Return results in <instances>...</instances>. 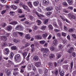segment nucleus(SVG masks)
Returning a JSON list of instances; mask_svg holds the SVG:
<instances>
[{
  "label": "nucleus",
  "mask_w": 76,
  "mask_h": 76,
  "mask_svg": "<svg viewBox=\"0 0 76 76\" xmlns=\"http://www.w3.org/2000/svg\"><path fill=\"white\" fill-rule=\"evenodd\" d=\"M35 13L37 15V16L38 17H39V18H42V17H44V16L43 15H41V14H38V13L36 11L35 12Z\"/></svg>",
  "instance_id": "nucleus-11"
},
{
  "label": "nucleus",
  "mask_w": 76,
  "mask_h": 76,
  "mask_svg": "<svg viewBox=\"0 0 76 76\" xmlns=\"http://www.w3.org/2000/svg\"><path fill=\"white\" fill-rule=\"evenodd\" d=\"M46 10L47 11H51V10H53V8L51 7H48L46 8Z\"/></svg>",
  "instance_id": "nucleus-15"
},
{
  "label": "nucleus",
  "mask_w": 76,
  "mask_h": 76,
  "mask_svg": "<svg viewBox=\"0 0 76 76\" xmlns=\"http://www.w3.org/2000/svg\"><path fill=\"white\" fill-rule=\"evenodd\" d=\"M58 20V23L59 25L60 26H62V24L61 23V21Z\"/></svg>",
  "instance_id": "nucleus-38"
},
{
  "label": "nucleus",
  "mask_w": 76,
  "mask_h": 76,
  "mask_svg": "<svg viewBox=\"0 0 76 76\" xmlns=\"http://www.w3.org/2000/svg\"><path fill=\"white\" fill-rule=\"evenodd\" d=\"M34 6H38V4H39V2L38 1H36L34 2Z\"/></svg>",
  "instance_id": "nucleus-20"
},
{
  "label": "nucleus",
  "mask_w": 76,
  "mask_h": 76,
  "mask_svg": "<svg viewBox=\"0 0 76 76\" xmlns=\"http://www.w3.org/2000/svg\"><path fill=\"white\" fill-rule=\"evenodd\" d=\"M40 43L41 44H44L45 43V41L44 40H42L40 41Z\"/></svg>",
  "instance_id": "nucleus-39"
},
{
  "label": "nucleus",
  "mask_w": 76,
  "mask_h": 76,
  "mask_svg": "<svg viewBox=\"0 0 76 76\" xmlns=\"http://www.w3.org/2000/svg\"><path fill=\"white\" fill-rule=\"evenodd\" d=\"M13 41H14V42H15V43H18V40L16 39H14L13 40Z\"/></svg>",
  "instance_id": "nucleus-48"
},
{
  "label": "nucleus",
  "mask_w": 76,
  "mask_h": 76,
  "mask_svg": "<svg viewBox=\"0 0 76 76\" xmlns=\"http://www.w3.org/2000/svg\"><path fill=\"white\" fill-rule=\"evenodd\" d=\"M72 36L74 38V39H76V34H72Z\"/></svg>",
  "instance_id": "nucleus-51"
},
{
  "label": "nucleus",
  "mask_w": 76,
  "mask_h": 76,
  "mask_svg": "<svg viewBox=\"0 0 76 76\" xmlns=\"http://www.w3.org/2000/svg\"><path fill=\"white\" fill-rule=\"evenodd\" d=\"M10 24H11V25H16V24H18V23L17 21H14V22H12L11 23H10Z\"/></svg>",
  "instance_id": "nucleus-18"
},
{
  "label": "nucleus",
  "mask_w": 76,
  "mask_h": 76,
  "mask_svg": "<svg viewBox=\"0 0 76 76\" xmlns=\"http://www.w3.org/2000/svg\"><path fill=\"white\" fill-rule=\"evenodd\" d=\"M39 59V57L37 55H34L33 57V60L34 61H37Z\"/></svg>",
  "instance_id": "nucleus-3"
},
{
  "label": "nucleus",
  "mask_w": 76,
  "mask_h": 76,
  "mask_svg": "<svg viewBox=\"0 0 76 76\" xmlns=\"http://www.w3.org/2000/svg\"><path fill=\"white\" fill-rule=\"evenodd\" d=\"M27 52H24L23 54V58H25V57H26L27 55Z\"/></svg>",
  "instance_id": "nucleus-26"
},
{
  "label": "nucleus",
  "mask_w": 76,
  "mask_h": 76,
  "mask_svg": "<svg viewBox=\"0 0 76 76\" xmlns=\"http://www.w3.org/2000/svg\"><path fill=\"white\" fill-rule=\"evenodd\" d=\"M22 7L24 9H25L26 10V9H27V8L28 7V6H26V5H23L22 6Z\"/></svg>",
  "instance_id": "nucleus-42"
},
{
  "label": "nucleus",
  "mask_w": 76,
  "mask_h": 76,
  "mask_svg": "<svg viewBox=\"0 0 76 76\" xmlns=\"http://www.w3.org/2000/svg\"><path fill=\"white\" fill-rule=\"evenodd\" d=\"M31 67L32 66H31V64H30L28 65V69L29 70L31 69Z\"/></svg>",
  "instance_id": "nucleus-55"
},
{
  "label": "nucleus",
  "mask_w": 76,
  "mask_h": 76,
  "mask_svg": "<svg viewBox=\"0 0 76 76\" xmlns=\"http://www.w3.org/2000/svg\"><path fill=\"white\" fill-rule=\"evenodd\" d=\"M48 22V19H47L45 20L44 22V24H46Z\"/></svg>",
  "instance_id": "nucleus-44"
},
{
  "label": "nucleus",
  "mask_w": 76,
  "mask_h": 76,
  "mask_svg": "<svg viewBox=\"0 0 76 76\" xmlns=\"http://www.w3.org/2000/svg\"><path fill=\"white\" fill-rule=\"evenodd\" d=\"M58 47L59 50H61L62 48V46H61V45H60L58 46Z\"/></svg>",
  "instance_id": "nucleus-57"
},
{
  "label": "nucleus",
  "mask_w": 76,
  "mask_h": 76,
  "mask_svg": "<svg viewBox=\"0 0 76 76\" xmlns=\"http://www.w3.org/2000/svg\"><path fill=\"white\" fill-rule=\"evenodd\" d=\"M11 49L12 50H15L17 49V47L15 46H12L11 47Z\"/></svg>",
  "instance_id": "nucleus-31"
},
{
  "label": "nucleus",
  "mask_w": 76,
  "mask_h": 76,
  "mask_svg": "<svg viewBox=\"0 0 76 76\" xmlns=\"http://www.w3.org/2000/svg\"><path fill=\"white\" fill-rule=\"evenodd\" d=\"M43 2L45 5H47L48 4V0H44Z\"/></svg>",
  "instance_id": "nucleus-22"
},
{
  "label": "nucleus",
  "mask_w": 76,
  "mask_h": 76,
  "mask_svg": "<svg viewBox=\"0 0 76 76\" xmlns=\"http://www.w3.org/2000/svg\"><path fill=\"white\" fill-rule=\"evenodd\" d=\"M35 38L39 39H42V36L39 35H36L35 37Z\"/></svg>",
  "instance_id": "nucleus-12"
},
{
  "label": "nucleus",
  "mask_w": 76,
  "mask_h": 76,
  "mask_svg": "<svg viewBox=\"0 0 76 76\" xmlns=\"http://www.w3.org/2000/svg\"><path fill=\"white\" fill-rule=\"evenodd\" d=\"M13 36L14 37H18V36H17V33L14 32L13 33Z\"/></svg>",
  "instance_id": "nucleus-46"
},
{
  "label": "nucleus",
  "mask_w": 76,
  "mask_h": 76,
  "mask_svg": "<svg viewBox=\"0 0 76 76\" xmlns=\"http://www.w3.org/2000/svg\"><path fill=\"white\" fill-rule=\"evenodd\" d=\"M62 36H63V37H66V33L62 32Z\"/></svg>",
  "instance_id": "nucleus-54"
},
{
  "label": "nucleus",
  "mask_w": 76,
  "mask_h": 76,
  "mask_svg": "<svg viewBox=\"0 0 76 76\" xmlns=\"http://www.w3.org/2000/svg\"><path fill=\"white\" fill-rule=\"evenodd\" d=\"M38 72L40 74H42V71L41 69H39L38 70Z\"/></svg>",
  "instance_id": "nucleus-53"
},
{
  "label": "nucleus",
  "mask_w": 76,
  "mask_h": 76,
  "mask_svg": "<svg viewBox=\"0 0 76 76\" xmlns=\"http://www.w3.org/2000/svg\"><path fill=\"white\" fill-rule=\"evenodd\" d=\"M50 58H54V54H51L50 55L49 57Z\"/></svg>",
  "instance_id": "nucleus-32"
},
{
  "label": "nucleus",
  "mask_w": 76,
  "mask_h": 76,
  "mask_svg": "<svg viewBox=\"0 0 76 76\" xmlns=\"http://www.w3.org/2000/svg\"><path fill=\"white\" fill-rule=\"evenodd\" d=\"M0 39L1 40H4L5 41H6L7 39V37L5 36H0Z\"/></svg>",
  "instance_id": "nucleus-7"
},
{
  "label": "nucleus",
  "mask_w": 76,
  "mask_h": 76,
  "mask_svg": "<svg viewBox=\"0 0 76 76\" xmlns=\"http://www.w3.org/2000/svg\"><path fill=\"white\" fill-rule=\"evenodd\" d=\"M12 8L13 10H15V9H17V7L16 6H15L14 5H13L12 6Z\"/></svg>",
  "instance_id": "nucleus-23"
},
{
  "label": "nucleus",
  "mask_w": 76,
  "mask_h": 76,
  "mask_svg": "<svg viewBox=\"0 0 76 76\" xmlns=\"http://www.w3.org/2000/svg\"><path fill=\"white\" fill-rule=\"evenodd\" d=\"M50 49L51 51H54L55 50H56V48H55L53 46H52L50 47Z\"/></svg>",
  "instance_id": "nucleus-36"
},
{
  "label": "nucleus",
  "mask_w": 76,
  "mask_h": 76,
  "mask_svg": "<svg viewBox=\"0 0 76 76\" xmlns=\"http://www.w3.org/2000/svg\"><path fill=\"white\" fill-rule=\"evenodd\" d=\"M45 48H42L41 49V51L42 52H43V54H45Z\"/></svg>",
  "instance_id": "nucleus-45"
},
{
  "label": "nucleus",
  "mask_w": 76,
  "mask_h": 76,
  "mask_svg": "<svg viewBox=\"0 0 76 76\" xmlns=\"http://www.w3.org/2000/svg\"><path fill=\"white\" fill-rule=\"evenodd\" d=\"M45 28H46V26H42L41 27V29L43 31H44Z\"/></svg>",
  "instance_id": "nucleus-24"
},
{
  "label": "nucleus",
  "mask_w": 76,
  "mask_h": 76,
  "mask_svg": "<svg viewBox=\"0 0 76 76\" xmlns=\"http://www.w3.org/2000/svg\"><path fill=\"white\" fill-rule=\"evenodd\" d=\"M28 4L29 6V7L31 8L32 7V3L31 2H28Z\"/></svg>",
  "instance_id": "nucleus-25"
},
{
  "label": "nucleus",
  "mask_w": 76,
  "mask_h": 76,
  "mask_svg": "<svg viewBox=\"0 0 76 76\" xmlns=\"http://www.w3.org/2000/svg\"><path fill=\"white\" fill-rule=\"evenodd\" d=\"M48 28L50 30H52V29H53V26L51 25H50L48 26Z\"/></svg>",
  "instance_id": "nucleus-30"
},
{
  "label": "nucleus",
  "mask_w": 76,
  "mask_h": 76,
  "mask_svg": "<svg viewBox=\"0 0 76 76\" xmlns=\"http://www.w3.org/2000/svg\"><path fill=\"white\" fill-rule=\"evenodd\" d=\"M56 56L57 59H58L59 58H60L61 56V54L59 53L56 54Z\"/></svg>",
  "instance_id": "nucleus-21"
},
{
  "label": "nucleus",
  "mask_w": 76,
  "mask_h": 76,
  "mask_svg": "<svg viewBox=\"0 0 76 76\" xmlns=\"http://www.w3.org/2000/svg\"><path fill=\"white\" fill-rule=\"evenodd\" d=\"M36 66L37 67H39L40 66H41V62H38L36 63Z\"/></svg>",
  "instance_id": "nucleus-17"
},
{
  "label": "nucleus",
  "mask_w": 76,
  "mask_h": 76,
  "mask_svg": "<svg viewBox=\"0 0 76 76\" xmlns=\"http://www.w3.org/2000/svg\"><path fill=\"white\" fill-rule=\"evenodd\" d=\"M60 75L61 76H64V71H61L60 73Z\"/></svg>",
  "instance_id": "nucleus-37"
},
{
  "label": "nucleus",
  "mask_w": 76,
  "mask_h": 76,
  "mask_svg": "<svg viewBox=\"0 0 76 76\" xmlns=\"http://www.w3.org/2000/svg\"><path fill=\"white\" fill-rule=\"evenodd\" d=\"M4 53L5 54H9L10 53V51L8 48H6L4 49Z\"/></svg>",
  "instance_id": "nucleus-5"
},
{
  "label": "nucleus",
  "mask_w": 76,
  "mask_h": 76,
  "mask_svg": "<svg viewBox=\"0 0 76 76\" xmlns=\"http://www.w3.org/2000/svg\"><path fill=\"white\" fill-rule=\"evenodd\" d=\"M63 67L65 69H67V68L68 67V65H64L63 66Z\"/></svg>",
  "instance_id": "nucleus-56"
},
{
  "label": "nucleus",
  "mask_w": 76,
  "mask_h": 76,
  "mask_svg": "<svg viewBox=\"0 0 76 76\" xmlns=\"http://www.w3.org/2000/svg\"><path fill=\"white\" fill-rule=\"evenodd\" d=\"M49 51V50L48 48H45V53L44 54V57L45 56H46V55L45 54H47V53H48Z\"/></svg>",
  "instance_id": "nucleus-14"
},
{
  "label": "nucleus",
  "mask_w": 76,
  "mask_h": 76,
  "mask_svg": "<svg viewBox=\"0 0 76 76\" xmlns=\"http://www.w3.org/2000/svg\"><path fill=\"white\" fill-rule=\"evenodd\" d=\"M20 57V56L19 54L16 55L15 57V61H19V58Z\"/></svg>",
  "instance_id": "nucleus-1"
},
{
  "label": "nucleus",
  "mask_w": 76,
  "mask_h": 76,
  "mask_svg": "<svg viewBox=\"0 0 76 76\" xmlns=\"http://www.w3.org/2000/svg\"><path fill=\"white\" fill-rule=\"evenodd\" d=\"M54 31L55 32H60V30L57 29H55L54 30Z\"/></svg>",
  "instance_id": "nucleus-52"
},
{
  "label": "nucleus",
  "mask_w": 76,
  "mask_h": 76,
  "mask_svg": "<svg viewBox=\"0 0 76 76\" xmlns=\"http://www.w3.org/2000/svg\"><path fill=\"white\" fill-rule=\"evenodd\" d=\"M33 28L35 30H36V29H38V27H37L36 26H33Z\"/></svg>",
  "instance_id": "nucleus-47"
},
{
  "label": "nucleus",
  "mask_w": 76,
  "mask_h": 76,
  "mask_svg": "<svg viewBox=\"0 0 76 76\" xmlns=\"http://www.w3.org/2000/svg\"><path fill=\"white\" fill-rule=\"evenodd\" d=\"M68 16L70 19H72V18L73 19H76L75 16L72 15L71 14H69Z\"/></svg>",
  "instance_id": "nucleus-6"
},
{
  "label": "nucleus",
  "mask_w": 76,
  "mask_h": 76,
  "mask_svg": "<svg viewBox=\"0 0 76 76\" xmlns=\"http://www.w3.org/2000/svg\"><path fill=\"white\" fill-rule=\"evenodd\" d=\"M10 14L11 16H13L15 15V12L12 11L10 12Z\"/></svg>",
  "instance_id": "nucleus-34"
},
{
  "label": "nucleus",
  "mask_w": 76,
  "mask_h": 76,
  "mask_svg": "<svg viewBox=\"0 0 76 76\" xmlns=\"http://www.w3.org/2000/svg\"><path fill=\"white\" fill-rule=\"evenodd\" d=\"M25 17V15H22L21 16H19V18H24Z\"/></svg>",
  "instance_id": "nucleus-58"
},
{
  "label": "nucleus",
  "mask_w": 76,
  "mask_h": 76,
  "mask_svg": "<svg viewBox=\"0 0 76 76\" xmlns=\"http://www.w3.org/2000/svg\"><path fill=\"white\" fill-rule=\"evenodd\" d=\"M48 35V33H46L45 34H43L42 35V37L43 38H46L47 36Z\"/></svg>",
  "instance_id": "nucleus-19"
},
{
  "label": "nucleus",
  "mask_w": 76,
  "mask_h": 76,
  "mask_svg": "<svg viewBox=\"0 0 76 76\" xmlns=\"http://www.w3.org/2000/svg\"><path fill=\"white\" fill-rule=\"evenodd\" d=\"M10 58H13V56H14V54L13 53L11 52L10 55Z\"/></svg>",
  "instance_id": "nucleus-40"
},
{
  "label": "nucleus",
  "mask_w": 76,
  "mask_h": 76,
  "mask_svg": "<svg viewBox=\"0 0 76 76\" xmlns=\"http://www.w3.org/2000/svg\"><path fill=\"white\" fill-rule=\"evenodd\" d=\"M17 32L20 37H23V32Z\"/></svg>",
  "instance_id": "nucleus-28"
},
{
  "label": "nucleus",
  "mask_w": 76,
  "mask_h": 76,
  "mask_svg": "<svg viewBox=\"0 0 76 76\" xmlns=\"http://www.w3.org/2000/svg\"><path fill=\"white\" fill-rule=\"evenodd\" d=\"M53 43L54 45H57V43H58V41H57V40H55L53 41Z\"/></svg>",
  "instance_id": "nucleus-33"
},
{
  "label": "nucleus",
  "mask_w": 76,
  "mask_h": 76,
  "mask_svg": "<svg viewBox=\"0 0 76 76\" xmlns=\"http://www.w3.org/2000/svg\"><path fill=\"white\" fill-rule=\"evenodd\" d=\"M25 38L27 39H30L31 38V36H30V34H26L25 36Z\"/></svg>",
  "instance_id": "nucleus-13"
},
{
  "label": "nucleus",
  "mask_w": 76,
  "mask_h": 76,
  "mask_svg": "<svg viewBox=\"0 0 76 76\" xmlns=\"http://www.w3.org/2000/svg\"><path fill=\"white\" fill-rule=\"evenodd\" d=\"M73 51H74V48H73V47H71L69 50H67L68 53L70 54H72V53L73 52Z\"/></svg>",
  "instance_id": "nucleus-4"
},
{
  "label": "nucleus",
  "mask_w": 76,
  "mask_h": 76,
  "mask_svg": "<svg viewBox=\"0 0 76 76\" xmlns=\"http://www.w3.org/2000/svg\"><path fill=\"white\" fill-rule=\"evenodd\" d=\"M31 47V52H33L34 51V50H35V45L34 44H31L30 46Z\"/></svg>",
  "instance_id": "nucleus-8"
},
{
  "label": "nucleus",
  "mask_w": 76,
  "mask_h": 76,
  "mask_svg": "<svg viewBox=\"0 0 76 76\" xmlns=\"http://www.w3.org/2000/svg\"><path fill=\"white\" fill-rule=\"evenodd\" d=\"M68 9H70V10H73V7H69L68 8Z\"/></svg>",
  "instance_id": "nucleus-59"
},
{
  "label": "nucleus",
  "mask_w": 76,
  "mask_h": 76,
  "mask_svg": "<svg viewBox=\"0 0 76 76\" xmlns=\"http://www.w3.org/2000/svg\"><path fill=\"white\" fill-rule=\"evenodd\" d=\"M55 8L57 12H59V13L60 12V10H61V7H56Z\"/></svg>",
  "instance_id": "nucleus-10"
},
{
  "label": "nucleus",
  "mask_w": 76,
  "mask_h": 76,
  "mask_svg": "<svg viewBox=\"0 0 76 76\" xmlns=\"http://www.w3.org/2000/svg\"><path fill=\"white\" fill-rule=\"evenodd\" d=\"M29 16L30 19L31 20H32V19H34V17H33V16H31V15H29Z\"/></svg>",
  "instance_id": "nucleus-60"
},
{
  "label": "nucleus",
  "mask_w": 76,
  "mask_h": 76,
  "mask_svg": "<svg viewBox=\"0 0 76 76\" xmlns=\"http://www.w3.org/2000/svg\"><path fill=\"white\" fill-rule=\"evenodd\" d=\"M47 15L48 16H49L50 15H51V12H48L47 13Z\"/></svg>",
  "instance_id": "nucleus-63"
},
{
  "label": "nucleus",
  "mask_w": 76,
  "mask_h": 76,
  "mask_svg": "<svg viewBox=\"0 0 76 76\" xmlns=\"http://www.w3.org/2000/svg\"><path fill=\"white\" fill-rule=\"evenodd\" d=\"M55 75H58V71L56 70L55 72Z\"/></svg>",
  "instance_id": "nucleus-64"
},
{
  "label": "nucleus",
  "mask_w": 76,
  "mask_h": 76,
  "mask_svg": "<svg viewBox=\"0 0 76 76\" xmlns=\"http://www.w3.org/2000/svg\"><path fill=\"white\" fill-rule=\"evenodd\" d=\"M31 45V43L29 42H27L25 44V47H27L29 46V45Z\"/></svg>",
  "instance_id": "nucleus-35"
},
{
  "label": "nucleus",
  "mask_w": 76,
  "mask_h": 76,
  "mask_svg": "<svg viewBox=\"0 0 76 76\" xmlns=\"http://www.w3.org/2000/svg\"><path fill=\"white\" fill-rule=\"evenodd\" d=\"M18 13H22V11L21 10L19 9L18 10Z\"/></svg>",
  "instance_id": "nucleus-61"
},
{
  "label": "nucleus",
  "mask_w": 76,
  "mask_h": 76,
  "mask_svg": "<svg viewBox=\"0 0 76 76\" xmlns=\"http://www.w3.org/2000/svg\"><path fill=\"white\" fill-rule=\"evenodd\" d=\"M53 64H50L49 67L50 69H53Z\"/></svg>",
  "instance_id": "nucleus-43"
},
{
  "label": "nucleus",
  "mask_w": 76,
  "mask_h": 76,
  "mask_svg": "<svg viewBox=\"0 0 76 76\" xmlns=\"http://www.w3.org/2000/svg\"><path fill=\"white\" fill-rule=\"evenodd\" d=\"M73 31H75V29L74 28H70L69 29V32H71Z\"/></svg>",
  "instance_id": "nucleus-41"
},
{
  "label": "nucleus",
  "mask_w": 76,
  "mask_h": 76,
  "mask_svg": "<svg viewBox=\"0 0 76 76\" xmlns=\"http://www.w3.org/2000/svg\"><path fill=\"white\" fill-rule=\"evenodd\" d=\"M6 73L7 75L9 76L11 74V69H8L6 71Z\"/></svg>",
  "instance_id": "nucleus-9"
},
{
  "label": "nucleus",
  "mask_w": 76,
  "mask_h": 76,
  "mask_svg": "<svg viewBox=\"0 0 76 76\" xmlns=\"http://www.w3.org/2000/svg\"><path fill=\"white\" fill-rule=\"evenodd\" d=\"M37 25H39L41 23V20H37Z\"/></svg>",
  "instance_id": "nucleus-29"
},
{
  "label": "nucleus",
  "mask_w": 76,
  "mask_h": 76,
  "mask_svg": "<svg viewBox=\"0 0 76 76\" xmlns=\"http://www.w3.org/2000/svg\"><path fill=\"white\" fill-rule=\"evenodd\" d=\"M71 69L73 68V62H72L70 64Z\"/></svg>",
  "instance_id": "nucleus-50"
},
{
  "label": "nucleus",
  "mask_w": 76,
  "mask_h": 76,
  "mask_svg": "<svg viewBox=\"0 0 76 76\" xmlns=\"http://www.w3.org/2000/svg\"><path fill=\"white\" fill-rule=\"evenodd\" d=\"M67 1L70 5L72 4L73 3L72 0H67Z\"/></svg>",
  "instance_id": "nucleus-27"
},
{
  "label": "nucleus",
  "mask_w": 76,
  "mask_h": 76,
  "mask_svg": "<svg viewBox=\"0 0 76 76\" xmlns=\"http://www.w3.org/2000/svg\"><path fill=\"white\" fill-rule=\"evenodd\" d=\"M16 29L17 30H20L21 31V30H23V27L22 26L18 25L17 26Z\"/></svg>",
  "instance_id": "nucleus-2"
},
{
  "label": "nucleus",
  "mask_w": 76,
  "mask_h": 76,
  "mask_svg": "<svg viewBox=\"0 0 76 76\" xmlns=\"http://www.w3.org/2000/svg\"><path fill=\"white\" fill-rule=\"evenodd\" d=\"M15 3L18 4L19 3V0H16L14 2Z\"/></svg>",
  "instance_id": "nucleus-62"
},
{
  "label": "nucleus",
  "mask_w": 76,
  "mask_h": 76,
  "mask_svg": "<svg viewBox=\"0 0 76 76\" xmlns=\"http://www.w3.org/2000/svg\"><path fill=\"white\" fill-rule=\"evenodd\" d=\"M63 4L64 6H67V4L65 2H63Z\"/></svg>",
  "instance_id": "nucleus-49"
},
{
  "label": "nucleus",
  "mask_w": 76,
  "mask_h": 76,
  "mask_svg": "<svg viewBox=\"0 0 76 76\" xmlns=\"http://www.w3.org/2000/svg\"><path fill=\"white\" fill-rule=\"evenodd\" d=\"M12 29V27L11 26H8L7 27V29L8 30V31H11Z\"/></svg>",
  "instance_id": "nucleus-16"
}]
</instances>
